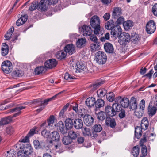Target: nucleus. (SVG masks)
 <instances>
[{
  "label": "nucleus",
  "mask_w": 157,
  "mask_h": 157,
  "mask_svg": "<svg viewBox=\"0 0 157 157\" xmlns=\"http://www.w3.org/2000/svg\"><path fill=\"white\" fill-rule=\"evenodd\" d=\"M100 20L97 15L92 17L90 20V25L94 29V32L96 35L99 34L102 35L104 32L103 28H101L100 26Z\"/></svg>",
  "instance_id": "nucleus-1"
},
{
  "label": "nucleus",
  "mask_w": 157,
  "mask_h": 157,
  "mask_svg": "<svg viewBox=\"0 0 157 157\" xmlns=\"http://www.w3.org/2000/svg\"><path fill=\"white\" fill-rule=\"evenodd\" d=\"M149 125V122L147 118L144 117L141 121V128L140 127L137 126L135 128V136L137 138H140L141 136L142 132L141 130H145L147 129Z\"/></svg>",
  "instance_id": "nucleus-2"
},
{
  "label": "nucleus",
  "mask_w": 157,
  "mask_h": 157,
  "mask_svg": "<svg viewBox=\"0 0 157 157\" xmlns=\"http://www.w3.org/2000/svg\"><path fill=\"white\" fill-rule=\"evenodd\" d=\"M107 57L105 53L101 51H98L95 54V60L99 64H103L106 61Z\"/></svg>",
  "instance_id": "nucleus-3"
},
{
  "label": "nucleus",
  "mask_w": 157,
  "mask_h": 157,
  "mask_svg": "<svg viewBox=\"0 0 157 157\" xmlns=\"http://www.w3.org/2000/svg\"><path fill=\"white\" fill-rule=\"evenodd\" d=\"M130 38V35L128 33L123 32L119 37L118 42L121 45H125L129 42Z\"/></svg>",
  "instance_id": "nucleus-4"
},
{
  "label": "nucleus",
  "mask_w": 157,
  "mask_h": 157,
  "mask_svg": "<svg viewBox=\"0 0 157 157\" xmlns=\"http://www.w3.org/2000/svg\"><path fill=\"white\" fill-rule=\"evenodd\" d=\"M2 69L4 72L6 73H10L12 70L13 66L11 63L9 61H5L2 63Z\"/></svg>",
  "instance_id": "nucleus-5"
},
{
  "label": "nucleus",
  "mask_w": 157,
  "mask_h": 157,
  "mask_svg": "<svg viewBox=\"0 0 157 157\" xmlns=\"http://www.w3.org/2000/svg\"><path fill=\"white\" fill-rule=\"evenodd\" d=\"M79 117L83 119L85 124L87 126L91 125L94 122V119L90 115L88 114H84L83 113L79 114Z\"/></svg>",
  "instance_id": "nucleus-6"
},
{
  "label": "nucleus",
  "mask_w": 157,
  "mask_h": 157,
  "mask_svg": "<svg viewBox=\"0 0 157 157\" xmlns=\"http://www.w3.org/2000/svg\"><path fill=\"white\" fill-rule=\"evenodd\" d=\"M156 29V24L153 20H150L147 24L146 30L148 34L154 33Z\"/></svg>",
  "instance_id": "nucleus-7"
},
{
  "label": "nucleus",
  "mask_w": 157,
  "mask_h": 157,
  "mask_svg": "<svg viewBox=\"0 0 157 157\" xmlns=\"http://www.w3.org/2000/svg\"><path fill=\"white\" fill-rule=\"evenodd\" d=\"M115 102L120 103L121 106L124 108H127L129 104V100L128 98H122L121 96L116 97L115 99Z\"/></svg>",
  "instance_id": "nucleus-8"
},
{
  "label": "nucleus",
  "mask_w": 157,
  "mask_h": 157,
  "mask_svg": "<svg viewBox=\"0 0 157 157\" xmlns=\"http://www.w3.org/2000/svg\"><path fill=\"white\" fill-rule=\"evenodd\" d=\"M81 30L83 35L84 36H90L93 32L91 28L87 25H83L81 28Z\"/></svg>",
  "instance_id": "nucleus-9"
},
{
  "label": "nucleus",
  "mask_w": 157,
  "mask_h": 157,
  "mask_svg": "<svg viewBox=\"0 0 157 157\" xmlns=\"http://www.w3.org/2000/svg\"><path fill=\"white\" fill-rule=\"evenodd\" d=\"M64 50L66 53L72 55L75 52V47L72 44L67 45L64 48Z\"/></svg>",
  "instance_id": "nucleus-10"
},
{
  "label": "nucleus",
  "mask_w": 157,
  "mask_h": 157,
  "mask_svg": "<svg viewBox=\"0 0 157 157\" xmlns=\"http://www.w3.org/2000/svg\"><path fill=\"white\" fill-rule=\"evenodd\" d=\"M122 29L120 26L118 25L116 26V28L114 30H112L111 34L113 37L115 38L119 37L121 34L122 33Z\"/></svg>",
  "instance_id": "nucleus-11"
},
{
  "label": "nucleus",
  "mask_w": 157,
  "mask_h": 157,
  "mask_svg": "<svg viewBox=\"0 0 157 157\" xmlns=\"http://www.w3.org/2000/svg\"><path fill=\"white\" fill-rule=\"evenodd\" d=\"M57 64V63L55 59H50L45 62L44 66L47 68L51 69L55 67Z\"/></svg>",
  "instance_id": "nucleus-12"
},
{
  "label": "nucleus",
  "mask_w": 157,
  "mask_h": 157,
  "mask_svg": "<svg viewBox=\"0 0 157 157\" xmlns=\"http://www.w3.org/2000/svg\"><path fill=\"white\" fill-rule=\"evenodd\" d=\"M49 5L48 0H41L39 4V9L42 11H45L48 8Z\"/></svg>",
  "instance_id": "nucleus-13"
},
{
  "label": "nucleus",
  "mask_w": 157,
  "mask_h": 157,
  "mask_svg": "<svg viewBox=\"0 0 157 157\" xmlns=\"http://www.w3.org/2000/svg\"><path fill=\"white\" fill-rule=\"evenodd\" d=\"M105 113L106 115L113 117L116 115V113L114 110H113V108L110 106H107L105 107Z\"/></svg>",
  "instance_id": "nucleus-14"
},
{
  "label": "nucleus",
  "mask_w": 157,
  "mask_h": 157,
  "mask_svg": "<svg viewBox=\"0 0 157 157\" xmlns=\"http://www.w3.org/2000/svg\"><path fill=\"white\" fill-rule=\"evenodd\" d=\"M60 136L59 133L57 132H52L50 134V138L52 141H50V143L52 142V141L58 142L59 141Z\"/></svg>",
  "instance_id": "nucleus-15"
},
{
  "label": "nucleus",
  "mask_w": 157,
  "mask_h": 157,
  "mask_svg": "<svg viewBox=\"0 0 157 157\" xmlns=\"http://www.w3.org/2000/svg\"><path fill=\"white\" fill-rule=\"evenodd\" d=\"M106 124L107 126H110L113 128H114L116 125L115 119L109 117H107L106 120Z\"/></svg>",
  "instance_id": "nucleus-16"
},
{
  "label": "nucleus",
  "mask_w": 157,
  "mask_h": 157,
  "mask_svg": "<svg viewBox=\"0 0 157 157\" xmlns=\"http://www.w3.org/2000/svg\"><path fill=\"white\" fill-rule=\"evenodd\" d=\"M123 25L124 29L128 31L132 29L133 26V23L131 20H127L123 23Z\"/></svg>",
  "instance_id": "nucleus-17"
},
{
  "label": "nucleus",
  "mask_w": 157,
  "mask_h": 157,
  "mask_svg": "<svg viewBox=\"0 0 157 157\" xmlns=\"http://www.w3.org/2000/svg\"><path fill=\"white\" fill-rule=\"evenodd\" d=\"M59 129L63 134H66L67 132L66 128H65L64 124L62 121L59 122L57 124Z\"/></svg>",
  "instance_id": "nucleus-18"
},
{
  "label": "nucleus",
  "mask_w": 157,
  "mask_h": 157,
  "mask_svg": "<svg viewBox=\"0 0 157 157\" xmlns=\"http://www.w3.org/2000/svg\"><path fill=\"white\" fill-rule=\"evenodd\" d=\"M74 126L76 129H80L82 128L83 126V123L81 119H75L74 122Z\"/></svg>",
  "instance_id": "nucleus-19"
},
{
  "label": "nucleus",
  "mask_w": 157,
  "mask_h": 157,
  "mask_svg": "<svg viewBox=\"0 0 157 157\" xmlns=\"http://www.w3.org/2000/svg\"><path fill=\"white\" fill-rule=\"evenodd\" d=\"M25 108V107H23L22 106L17 107L11 109L10 111L9 112L12 113L14 112H17L13 116V117H15L19 115L21 113L20 111L22 109H24Z\"/></svg>",
  "instance_id": "nucleus-20"
},
{
  "label": "nucleus",
  "mask_w": 157,
  "mask_h": 157,
  "mask_svg": "<svg viewBox=\"0 0 157 157\" xmlns=\"http://www.w3.org/2000/svg\"><path fill=\"white\" fill-rule=\"evenodd\" d=\"M9 47L6 43L2 44V46L1 48V54L2 56H5L8 53Z\"/></svg>",
  "instance_id": "nucleus-21"
},
{
  "label": "nucleus",
  "mask_w": 157,
  "mask_h": 157,
  "mask_svg": "<svg viewBox=\"0 0 157 157\" xmlns=\"http://www.w3.org/2000/svg\"><path fill=\"white\" fill-rule=\"evenodd\" d=\"M130 108L132 110H135L137 107L136 99L134 97L131 98L129 102Z\"/></svg>",
  "instance_id": "nucleus-22"
},
{
  "label": "nucleus",
  "mask_w": 157,
  "mask_h": 157,
  "mask_svg": "<svg viewBox=\"0 0 157 157\" xmlns=\"http://www.w3.org/2000/svg\"><path fill=\"white\" fill-rule=\"evenodd\" d=\"M86 40L85 38H81L78 39L76 42V46L78 48H81L85 45Z\"/></svg>",
  "instance_id": "nucleus-23"
},
{
  "label": "nucleus",
  "mask_w": 157,
  "mask_h": 157,
  "mask_svg": "<svg viewBox=\"0 0 157 157\" xmlns=\"http://www.w3.org/2000/svg\"><path fill=\"white\" fill-rule=\"evenodd\" d=\"M115 24L113 20L108 21L105 25V28L108 30H112L115 27Z\"/></svg>",
  "instance_id": "nucleus-24"
},
{
  "label": "nucleus",
  "mask_w": 157,
  "mask_h": 157,
  "mask_svg": "<svg viewBox=\"0 0 157 157\" xmlns=\"http://www.w3.org/2000/svg\"><path fill=\"white\" fill-rule=\"evenodd\" d=\"M104 49L106 52L109 53H113L114 49L112 45L110 43H105L104 45Z\"/></svg>",
  "instance_id": "nucleus-25"
},
{
  "label": "nucleus",
  "mask_w": 157,
  "mask_h": 157,
  "mask_svg": "<svg viewBox=\"0 0 157 157\" xmlns=\"http://www.w3.org/2000/svg\"><path fill=\"white\" fill-rule=\"evenodd\" d=\"M95 99L94 98L92 97L87 98L86 101V104L88 107H91L95 104Z\"/></svg>",
  "instance_id": "nucleus-26"
},
{
  "label": "nucleus",
  "mask_w": 157,
  "mask_h": 157,
  "mask_svg": "<svg viewBox=\"0 0 157 157\" xmlns=\"http://www.w3.org/2000/svg\"><path fill=\"white\" fill-rule=\"evenodd\" d=\"M131 38L132 40V42L134 43H136L140 39V36L138 34L135 32H132L131 33Z\"/></svg>",
  "instance_id": "nucleus-27"
},
{
  "label": "nucleus",
  "mask_w": 157,
  "mask_h": 157,
  "mask_svg": "<svg viewBox=\"0 0 157 157\" xmlns=\"http://www.w3.org/2000/svg\"><path fill=\"white\" fill-rule=\"evenodd\" d=\"M66 127L67 129H69L72 128L74 125L72 119L70 118H67L65 121Z\"/></svg>",
  "instance_id": "nucleus-28"
},
{
  "label": "nucleus",
  "mask_w": 157,
  "mask_h": 157,
  "mask_svg": "<svg viewBox=\"0 0 157 157\" xmlns=\"http://www.w3.org/2000/svg\"><path fill=\"white\" fill-rule=\"evenodd\" d=\"M148 113L150 116H152L154 115L157 111L155 106H152L151 105H149L148 107Z\"/></svg>",
  "instance_id": "nucleus-29"
},
{
  "label": "nucleus",
  "mask_w": 157,
  "mask_h": 157,
  "mask_svg": "<svg viewBox=\"0 0 157 157\" xmlns=\"http://www.w3.org/2000/svg\"><path fill=\"white\" fill-rule=\"evenodd\" d=\"M25 152L26 155H28L30 154L33 152V149L32 148L31 145L29 144H27L25 146L24 150Z\"/></svg>",
  "instance_id": "nucleus-30"
},
{
  "label": "nucleus",
  "mask_w": 157,
  "mask_h": 157,
  "mask_svg": "<svg viewBox=\"0 0 157 157\" xmlns=\"http://www.w3.org/2000/svg\"><path fill=\"white\" fill-rule=\"evenodd\" d=\"M11 119L9 117H4L0 120V126H3L10 122Z\"/></svg>",
  "instance_id": "nucleus-31"
},
{
  "label": "nucleus",
  "mask_w": 157,
  "mask_h": 157,
  "mask_svg": "<svg viewBox=\"0 0 157 157\" xmlns=\"http://www.w3.org/2000/svg\"><path fill=\"white\" fill-rule=\"evenodd\" d=\"M67 55V53L63 51H58L56 55V57L58 59H62L65 58Z\"/></svg>",
  "instance_id": "nucleus-32"
},
{
  "label": "nucleus",
  "mask_w": 157,
  "mask_h": 157,
  "mask_svg": "<svg viewBox=\"0 0 157 157\" xmlns=\"http://www.w3.org/2000/svg\"><path fill=\"white\" fill-rule=\"evenodd\" d=\"M90 48L91 51L93 52L97 51L100 49V45L99 43L95 42L90 44Z\"/></svg>",
  "instance_id": "nucleus-33"
},
{
  "label": "nucleus",
  "mask_w": 157,
  "mask_h": 157,
  "mask_svg": "<svg viewBox=\"0 0 157 157\" xmlns=\"http://www.w3.org/2000/svg\"><path fill=\"white\" fill-rule=\"evenodd\" d=\"M112 106L113 110H114L116 113L117 112H119L121 110V106L119 102H115V103L113 104Z\"/></svg>",
  "instance_id": "nucleus-34"
},
{
  "label": "nucleus",
  "mask_w": 157,
  "mask_h": 157,
  "mask_svg": "<svg viewBox=\"0 0 157 157\" xmlns=\"http://www.w3.org/2000/svg\"><path fill=\"white\" fill-rule=\"evenodd\" d=\"M75 68L79 72L84 71L86 69L85 66L82 63H79L78 64H77Z\"/></svg>",
  "instance_id": "nucleus-35"
},
{
  "label": "nucleus",
  "mask_w": 157,
  "mask_h": 157,
  "mask_svg": "<svg viewBox=\"0 0 157 157\" xmlns=\"http://www.w3.org/2000/svg\"><path fill=\"white\" fill-rule=\"evenodd\" d=\"M104 105V101L101 99H98L95 102V106L97 109L103 107Z\"/></svg>",
  "instance_id": "nucleus-36"
},
{
  "label": "nucleus",
  "mask_w": 157,
  "mask_h": 157,
  "mask_svg": "<svg viewBox=\"0 0 157 157\" xmlns=\"http://www.w3.org/2000/svg\"><path fill=\"white\" fill-rule=\"evenodd\" d=\"M122 14L121 10L119 7L115 8L113 11L112 16L115 17H116L119 16Z\"/></svg>",
  "instance_id": "nucleus-37"
},
{
  "label": "nucleus",
  "mask_w": 157,
  "mask_h": 157,
  "mask_svg": "<svg viewBox=\"0 0 157 157\" xmlns=\"http://www.w3.org/2000/svg\"><path fill=\"white\" fill-rule=\"evenodd\" d=\"M14 28L13 27H12L10 29H9L4 36L6 40H8L10 39L14 31Z\"/></svg>",
  "instance_id": "nucleus-38"
},
{
  "label": "nucleus",
  "mask_w": 157,
  "mask_h": 157,
  "mask_svg": "<svg viewBox=\"0 0 157 157\" xmlns=\"http://www.w3.org/2000/svg\"><path fill=\"white\" fill-rule=\"evenodd\" d=\"M62 92H60L58 93V94H56L55 95L53 96L51 98L45 99L43 103H41V104H44V106H45V105H46L48 104V102L49 101H50L52 100H54L57 97L58 95L60 94Z\"/></svg>",
  "instance_id": "nucleus-39"
},
{
  "label": "nucleus",
  "mask_w": 157,
  "mask_h": 157,
  "mask_svg": "<svg viewBox=\"0 0 157 157\" xmlns=\"http://www.w3.org/2000/svg\"><path fill=\"white\" fill-rule=\"evenodd\" d=\"M34 144L36 149H38L40 148H44L45 147L44 143L41 142V143H40L39 141L37 140H36L34 142Z\"/></svg>",
  "instance_id": "nucleus-40"
},
{
  "label": "nucleus",
  "mask_w": 157,
  "mask_h": 157,
  "mask_svg": "<svg viewBox=\"0 0 157 157\" xmlns=\"http://www.w3.org/2000/svg\"><path fill=\"white\" fill-rule=\"evenodd\" d=\"M68 137H70L72 140V139H75L78 136L77 132H75L73 130H70L68 132Z\"/></svg>",
  "instance_id": "nucleus-41"
},
{
  "label": "nucleus",
  "mask_w": 157,
  "mask_h": 157,
  "mask_svg": "<svg viewBox=\"0 0 157 157\" xmlns=\"http://www.w3.org/2000/svg\"><path fill=\"white\" fill-rule=\"evenodd\" d=\"M107 91L104 89H102L98 90L97 91L98 96L99 97H102L104 96L106 94Z\"/></svg>",
  "instance_id": "nucleus-42"
},
{
  "label": "nucleus",
  "mask_w": 157,
  "mask_h": 157,
  "mask_svg": "<svg viewBox=\"0 0 157 157\" xmlns=\"http://www.w3.org/2000/svg\"><path fill=\"white\" fill-rule=\"evenodd\" d=\"M38 5V2L34 1L32 3L31 6L29 7V9L31 11L34 10L37 8Z\"/></svg>",
  "instance_id": "nucleus-43"
},
{
  "label": "nucleus",
  "mask_w": 157,
  "mask_h": 157,
  "mask_svg": "<svg viewBox=\"0 0 157 157\" xmlns=\"http://www.w3.org/2000/svg\"><path fill=\"white\" fill-rule=\"evenodd\" d=\"M62 141L65 145H67L71 143L72 140L68 136H64L63 138Z\"/></svg>",
  "instance_id": "nucleus-44"
},
{
  "label": "nucleus",
  "mask_w": 157,
  "mask_h": 157,
  "mask_svg": "<svg viewBox=\"0 0 157 157\" xmlns=\"http://www.w3.org/2000/svg\"><path fill=\"white\" fill-rule=\"evenodd\" d=\"M139 153V147L136 146L134 147L132 150V153L134 157H137Z\"/></svg>",
  "instance_id": "nucleus-45"
},
{
  "label": "nucleus",
  "mask_w": 157,
  "mask_h": 157,
  "mask_svg": "<svg viewBox=\"0 0 157 157\" xmlns=\"http://www.w3.org/2000/svg\"><path fill=\"white\" fill-rule=\"evenodd\" d=\"M107 115L105 113L101 111L98 114V118L101 121L105 119Z\"/></svg>",
  "instance_id": "nucleus-46"
},
{
  "label": "nucleus",
  "mask_w": 157,
  "mask_h": 157,
  "mask_svg": "<svg viewBox=\"0 0 157 157\" xmlns=\"http://www.w3.org/2000/svg\"><path fill=\"white\" fill-rule=\"evenodd\" d=\"M50 134L49 131L47 130L46 129H44L41 132L42 135L44 137L47 139H50Z\"/></svg>",
  "instance_id": "nucleus-47"
},
{
  "label": "nucleus",
  "mask_w": 157,
  "mask_h": 157,
  "mask_svg": "<svg viewBox=\"0 0 157 157\" xmlns=\"http://www.w3.org/2000/svg\"><path fill=\"white\" fill-rule=\"evenodd\" d=\"M106 98L109 101H113L115 99V98L114 99V94L112 92H109V94H107Z\"/></svg>",
  "instance_id": "nucleus-48"
},
{
  "label": "nucleus",
  "mask_w": 157,
  "mask_h": 157,
  "mask_svg": "<svg viewBox=\"0 0 157 157\" xmlns=\"http://www.w3.org/2000/svg\"><path fill=\"white\" fill-rule=\"evenodd\" d=\"M55 118L53 115H51L47 120L48 125L50 127H52L54 123Z\"/></svg>",
  "instance_id": "nucleus-49"
},
{
  "label": "nucleus",
  "mask_w": 157,
  "mask_h": 157,
  "mask_svg": "<svg viewBox=\"0 0 157 157\" xmlns=\"http://www.w3.org/2000/svg\"><path fill=\"white\" fill-rule=\"evenodd\" d=\"M45 69V68L43 66L38 67L35 69V72L36 74L39 75L43 73Z\"/></svg>",
  "instance_id": "nucleus-50"
},
{
  "label": "nucleus",
  "mask_w": 157,
  "mask_h": 157,
  "mask_svg": "<svg viewBox=\"0 0 157 157\" xmlns=\"http://www.w3.org/2000/svg\"><path fill=\"white\" fill-rule=\"evenodd\" d=\"M144 110L142 109L139 108L137 111L135 112V115L139 118L143 116Z\"/></svg>",
  "instance_id": "nucleus-51"
},
{
  "label": "nucleus",
  "mask_w": 157,
  "mask_h": 157,
  "mask_svg": "<svg viewBox=\"0 0 157 157\" xmlns=\"http://www.w3.org/2000/svg\"><path fill=\"white\" fill-rule=\"evenodd\" d=\"M82 133L84 136H90V135L91 132L89 128H85L82 129Z\"/></svg>",
  "instance_id": "nucleus-52"
},
{
  "label": "nucleus",
  "mask_w": 157,
  "mask_h": 157,
  "mask_svg": "<svg viewBox=\"0 0 157 157\" xmlns=\"http://www.w3.org/2000/svg\"><path fill=\"white\" fill-rule=\"evenodd\" d=\"M64 78L70 82L71 79H74L75 78L73 76H71L68 73L66 72L65 74Z\"/></svg>",
  "instance_id": "nucleus-53"
},
{
  "label": "nucleus",
  "mask_w": 157,
  "mask_h": 157,
  "mask_svg": "<svg viewBox=\"0 0 157 157\" xmlns=\"http://www.w3.org/2000/svg\"><path fill=\"white\" fill-rule=\"evenodd\" d=\"M94 129L95 131L99 132L102 130V128L100 124H97L94 126Z\"/></svg>",
  "instance_id": "nucleus-54"
},
{
  "label": "nucleus",
  "mask_w": 157,
  "mask_h": 157,
  "mask_svg": "<svg viewBox=\"0 0 157 157\" xmlns=\"http://www.w3.org/2000/svg\"><path fill=\"white\" fill-rule=\"evenodd\" d=\"M152 12L155 16H157V3H155L152 6Z\"/></svg>",
  "instance_id": "nucleus-55"
},
{
  "label": "nucleus",
  "mask_w": 157,
  "mask_h": 157,
  "mask_svg": "<svg viewBox=\"0 0 157 157\" xmlns=\"http://www.w3.org/2000/svg\"><path fill=\"white\" fill-rule=\"evenodd\" d=\"M104 83V81H101L99 82H97L93 85V88L94 90L96 89L98 87L100 86L101 85L103 84Z\"/></svg>",
  "instance_id": "nucleus-56"
},
{
  "label": "nucleus",
  "mask_w": 157,
  "mask_h": 157,
  "mask_svg": "<svg viewBox=\"0 0 157 157\" xmlns=\"http://www.w3.org/2000/svg\"><path fill=\"white\" fill-rule=\"evenodd\" d=\"M13 150H10L7 151L5 154L6 157H14V154L13 153Z\"/></svg>",
  "instance_id": "nucleus-57"
},
{
  "label": "nucleus",
  "mask_w": 157,
  "mask_h": 157,
  "mask_svg": "<svg viewBox=\"0 0 157 157\" xmlns=\"http://www.w3.org/2000/svg\"><path fill=\"white\" fill-rule=\"evenodd\" d=\"M27 155L23 150L19 151L18 152V157H26Z\"/></svg>",
  "instance_id": "nucleus-58"
},
{
  "label": "nucleus",
  "mask_w": 157,
  "mask_h": 157,
  "mask_svg": "<svg viewBox=\"0 0 157 157\" xmlns=\"http://www.w3.org/2000/svg\"><path fill=\"white\" fill-rule=\"evenodd\" d=\"M78 105L75 104V105L72 106V109L73 110L75 111L76 113H78L79 115L80 114V113H81V111H82V110H78Z\"/></svg>",
  "instance_id": "nucleus-59"
},
{
  "label": "nucleus",
  "mask_w": 157,
  "mask_h": 157,
  "mask_svg": "<svg viewBox=\"0 0 157 157\" xmlns=\"http://www.w3.org/2000/svg\"><path fill=\"white\" fill-rule=\"evenodd\" d=\"M14 74L16 76L20 77L23 74V73L21 70H15L14 72Z\"/></svg>",
  "instance_id": "nucleus-60"
},
{
  "label": "nucleus",
  "mask_w": 157,
  "mask_h": 157,
  "mask_svg": "<svg viewBox=\"0 0 157 157\" xmlns=\"http://www.w3.org/2000/svg\"><path fill=\"white\" fill-rule=\"evenodd\" d=\"M14 130L12 127L7 128L6 129V132L8 134L11 135L13 132Z\"/></svg>",
  "instance_id": "nucleus-61"
},
{
  "label": "nucleus",
  "mask_w": 157,
  "mask_h": 157,
  "mask_svg": "<svg viewBox=\"0 0 157 157\" xmlns=\"http://www.w3.org/2000/svg\"><path fill=\"white\" fill-rule=\"evenodd\" d=\"M145 101L144 99L142 100L140 103V109L144 110L145 107Z\"/></svg>",
  "instance_id": "nucleus-62"
},
{
  "label": "nucleus",
  "mask_w": 157,
  "mask_h": 157,
  "mask_svg": "<svg viewBox=\"0 0 157 157\" xmlns=\"http://www.w3.org/2000/svg\"><path fill=\"white\" fill-rule=\"evenodd\" d=\"M124 18L123 17H121L117 19L116 23L118 25L122 24L124 22Z\"/></svg>",
  "instance_id": "nucleus-63"
},
{
  "label": "nucleus",
  "mask_w": 157,
  "mask_h": 157,
  "mask_svg": "<svg viewBox=\"0 0 157 157\" xmlns=\"http://www.w3.org/2000/svg\"><path fill=\"white\" fill-rule=\"evenodd\" d=\"M141 152L143 155H147V151L146 147V146H143V147H142Z\"/></svg>",
  "instance_id": "nucleus-64"
}]
</instances>
